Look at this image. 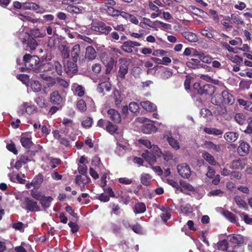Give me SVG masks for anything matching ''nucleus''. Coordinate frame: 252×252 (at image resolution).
Returning a JSON list of instances; mask_svg holds the SVG:
<instances>
[{
  "label": "nucleus",
  "mask_w": 252,
  "mask_h": 252,
  "mask_svg": "<svg viewBox=\"0 0 252 252\" xmlns=\"http://www.w3.org/2000/svg\"><path fill=\"white\" fill-rule=\"evenodd\" d=\"M23 61L24 62L25 67H20L21 71L24 72L26 70H33L35 72L40 71L41 69L40 60L37 56L26 54L23 57Z\"/></svg>",
  "instance_id": "f257e3e1"
},
{
  "label": "nucleus",
  "mask_w": 252,
  "mask_h": 252,
  "mask_svg": "<svg viewBox=\"0 0 252 252\" xmlns=\"http://www.w3.org/2000/svg\"><path fill=\"white\" fill-rule=\"evenodd\" d=\"M152 148L153 153L146 150L142 154V158L150 164H153L156 161V156L160 157L162 153L157 146L153 145Z\"/></svg>",
  "instance_id": "f03ea898"
},
{
  "label": "nucleus",
  "mask_w": 252,
  "mask_h": 252,
  "mask_svg": "<svg viewBox=\"0 0 252 252\" xmlns=\"http://www.w3.org/2000/svg\"><path fill=\"white\" fill-rule=\"evenodd\" d=\"M23 35L24 37H20V39L25 50L27 51L35 50L37 45L36 41L27 32H23Z\"/></svg>",
  "instance_id": "7ed1b4c3"
},
{
  "label": "nucleus",
  "mask_w": 252,
  "mask_h": 252,
  "mask_svg": "<svg viewBox=\"0 0 252 252\" xmlns=\"http://www.w3.org/2000/svg\"><path fill=\"white\" fill-rule=\"evenodd\" d=\"M21 206L23 209L30 212L40 211V207L38 205L37 202L29 197H26L24 199Z\"/></svg>",
  "instance_id": "20e7f679"
},
{
  "label": "nucleus",
  "mask_w": 252,
  "mask_h": 252,
  "mask_svg": "<svg viewBox=\"0 0 252 252\" xmlns=\"http://www.w3.org/2000/svg\"><path fill=\"white\" fill-rule=\"evenodd\" d=\"M37 77L42 79L45 81L43 84L44 89H51L57 83V77L54 78L50 76L46 75L43 73H39Z\"/></svg>",
  "instance_id": "39448f33"
},
{
  "label": "nucleus",
  "mask_w": 252,
  "mask_h": 252,
  "mask_svg": "<svg viewBox=\"0 0 252 252\" xmlns=\"http://www.w3.org/2000/svg\"><path fill=\"white\" fill-rule=\"evenodd\" d=\"M120 68L118 72V77L122 79L125 78L126 75L128 72L129 61L126 59H120Z\"/></svg>",
  "instance_id": "423d86ee"
},
{
  "label": "nucleus",
  "mask_w": 252,
  "mask_h": 252,
  "mask_svg": "<svg viewBox=\"0 0 252 252\" xmlns=\"http://www.w3.org/2000/svg\"><path fill=\"white\" fill-rule=\"evenodd\" d=\"M177 168L178 173L183 178L188 179L190 176V168L187 163L180 164L177 166Z\"/></svg>",
  "instance_id": "0eeeda50"
},
{
  "label": "nucleus",
  "mask_w": 252,
  "mask_h": 252,
  "mask_svg": "<svg viewBox=\"0 0 252 252\" xmlns=\"http://www.w3.org/2000/svg\"><path fill=\"white\" fill-rule=\"evenodd\" d=\"M108 80H109V78L107 76H105L103 79H101V80L103 81L99 83L97 88V91L99 93H104L105 91H110L111 85L108 82Z\"/></svg>",
  "instance_id": "6e6552de"
},
{
  "label": "nucleus",
  "mask_w": 252,
  "mask_h": 252,
  "mask_svg": "<svg viewBox=\"0 0 252 252\" xmlns=\"http://www.w3.org/2000/svg\"><path fill=\"white\" fill-rule=\"evenodd\" d=\"M141 44L136 41L127 40L123 43L121 49L125 52L131 53L133 52V48L136 46H140Z\"/></svg>",
  "instance_id": "1a4fd4ad"
},
{
  "label": "nucleus",
  "mask_w": 252,
  "mask_h": 252,
  "mask_svg": "<svg viewBox=\"0 0 252 252\" xmlns=\"http://www.w3.org/2000/svg\"><path fill=\"white\" fill-rule=\"evenodd\" d=\"M164 138L166 139L169 145L174 150H178L180 148L179 142L177 140L174 138L170 132L166 134L164 136Z\"/></svg>",
  "instance_id": "9d476101"
},
{
  "label": "nucleus",
  "mask_w": 252,
  "mask_h": 252,
  "mask_svg": "<svg viewBox=\"0 0 252 252\" xmlns=\"http://www.w3.org/2000/svg\"><path fill=\"white\" fill-rule=\"evenodd\" d=\"M195 191V189L189 183L185 181H180V186L178 190V193L181 192L190 195V191Z\"/></svg>",
  "instance_id": "9b49d317"
},
{
  "label": "nucleus",
  "mask_w": 252,
  "mask_h": 252,
  "mask_svg": "<svg viewBox=\"0 0 252 252\" xmlns=\"http://www.w3.org/2000/svg\"><path fill=\"white\" fill-rule=\"evenodd\" d=\"M20 142L23 147L29 149L32 145V136L30 134H22L21 136Z\"/></svg>",
  "instance_id": "f8f14e48"
},
{
  "label": "nucleus",
  "mask_w": 252,
  "mask_h": 252,
  "mask_svg": "<svg viewBox=\"0 0 252 252\" xmlns=\"http://www.w3.org/2000/svg\"><path fill=\"white\" fill-rule=\"evenodd\" d=\"M110 119L116 123H119L121 122V117L120 113L114 109H110L107 111Z\"/></svg>",
  "instance_id": "ddd939ff"
},
{
  "label": "nucleus",
  "mask_w": 252,
  "mask_h": 252,
  "mask_svg": "<svg viewBox=\"0 0 252 252\" xmlns=\"http://www.w3.org/2000/svg\"><path fill=\"white\" fill-rule=\"evenodd\" d=\"M221 97L219 100H222L224 104L232 105L234 102V98L233 95L227 91H223L221 93Z\"/></svg>",
  "instance_id": "4468645a"
},
{
  "label": "nucleus",
  "mask_w": 252,
  "mask_h": 252,
  "mask_svg": "<svg viewBox=\"0 0 252 252\" xmlns=\"http://www.w3.org/2000/svg\"><path fill=\"white\" fill-rule=\"evenodd\" d=\"M64 70L68 75L75 73L77 70L76 62L68 61L66 65H65Z\"/></svg>",
  "instance_id": "2eb2a0df"
},
{
  "label": "nucleus",
  "mask_w": 252,
  "mask_h": 252,
  "mask_svg": "<svg viewBox=\"0 0 252 252\" xmlns=\"http://www.w3.org/2000/svg\"><path fill=\"white\" fill-rule=\"evenodd\" d=\"M50 100L52 103L59 105L63 101V97L58 91H54L50 94Z\"/></svg>",
  "instance_id": "dca6fc26"
},
{
  "label": "nucleus",
  "mask_w": 252,
  "mask_h": 252,
  "mask_svg": "<svg viewBox=\"0 0 252 252\" xmlns=\"http://www.w3.org/2000/svg\"><path fill=\"white\" fill-rule=\"evenodd\" d=\"M215 92V88L211 84H205L202 87V89L199 91L200 94H206L211 95Z\"/></svg>",
  "instance_id": "f3484780"
},
{
  "label": "nucleus",
  "mask_w": 252,
  "mask_h": 252,
  "mask_svg": "<svg viewBox=\"0 0 252 252\" xmlns=\"http://www.w3.org/2000/svg\"><path fill=\"white\" fill-rule=\"evenodd\" d=\"M228 241L234 245H242L244 243V238L241 235L232 234L228 236Z\"/></svg>",
  "instance_id": "a211bd4d"
},
{
  "label": "nucleus",
  "mask_w": 252,
  "mask_h": 252,
  "mask_svg": "<svg viewBox=\"0 0 252 252\" xmlns=\"http://www.w3.org/2000/svg\"><path fill=\"white\" fill-rule=\"evenodd\" d=\"M96 57V52L94 47L88 46L86 49L85 58L89 61H93Z\"/></svg>",
  "instance_id": "6ab92c4d"
},
{
  "label": "nucleus",
  "mask_w": 252,
  "mask_h": 252,
  "mask_svg": "<svg viewBox=\"0 0 252 252\" xmlns=\"http://www.w3.org/2000/svg\"><path fill=\"white\" fill-rule=\"evenodd\" d=\"M249 145L248 143L245 142L240 143L238 148V153L241 156H245L247 155L249 151Z\"/></svg>",
  "instance_id": "aec40b11"
},
{
  "label": "nucleus",
  "mask_w": 252,
  "mask_h": 252,
  "mask_svg": "<svg viewBox=\"0 0 252 252\" xmlns=\"http://www.w3.org/2000/svg\"><path fill=\"white\" fill-rule=\"evenodd\" d=\"M216 96H219L216 95L215 96V98H212L213 103H215V104L217 105V110L218 113L220 115H225L227 113V110L225 107L223 106H220V104L222 102V100H219L218 101L216 100Z\"/></svg>",
  "instance_id": "412c9836"
},
{
  "label": "nucleus",
  "mask_w": 252,
  "mask_h": 252,
  "mask_svg": "<svg viewBox=\"0 0 252 252\" xmlns=\"http://www.w3.org/2000/svg\"><path fill=\"white\" fill-rule=\"evenodd\" d=\"M80 53V47L79 44L74 45L71 51V56L73 61L77 62Z\"/></svg>",
  "instance_id": "4be33fe9"
},
{
  "label": "nucleus",
  "mask_w": 252,
  "mask_h": 252,
  "mask_svg": "<svg viewBox=\"0 0 252 252\" xmlns=\"http://www.w3.org/2000/svg\"><path fill=\"white\" fill-rule=\"evenodd\" d=\"M48 67H51L52 66L56 70V72L58 75H62L63 72V68L61 64L58 61H53L51 63H48L46 64Z\"/></svg>",
  "instance_id": "5701e85b"
},
{
  "label": "nucleus",
  "mask_w": 252,
  "mask_h": 252,
  "mask_svg": "<svg viewBox=\"0 0 252 252\" xmlns=\"http://www.w3.org/2000/svg\"><path fill=\"white\" fill-rule=\"evenodd\" d=\"M142 108L148 111H155L157 110V106L149 101H142L140 103Z\"/></svg>",
  "instance_id": "b1692460"
},
{
  "label": "nucleus",
  "mask_w": 252,
  "mask_h": 252,
  "mask_svg": "<svg viewBox=\"0 0 252 252\" xmlns=\"http://www.w3.org/2000/svg\"><path fill=\"white\" fill-rule=\"evenodd\" d=\"M203 158L210 165L215 166L218 164L214 157L208 152H205L202 153Z\"/></svg>",
  "instance_id": "393cba45"
},
{
  "label": "nucleus",
  "mask_w": 252,
  "mask_h": 252,
  "mask_svg": "<svg viewBox=\"0 0 252 252\" xmlns=\"http://www.w3.org/2000/svg\"><path fill=\"white\" fill-rule=\"evenodd\" d=\"M182 35L189 41L191 42H195L198 41V37L197 35L190 32H184L182 33Z\"/></svg>",
  "instance_id": "a878e982"
},
{
  "label": "nucleus",
  "mask_w": 252,
  "mask_h": 252,
  "mask_svg": "<svg viewBox=\"0 0 252 252\" xmlns=\"http://www.w3.org/2000/svg\"><path fill=\"white\" fill-rule=\"evenodd\" d=\"M90 181L91 179L86 175H77L75 178V183L78 185L88 184Z\"/></svg>",
  "instance_id": "bb28decb"
},
{
  "label": "nucleus",
  "mask_w": 252,
  "mask_h": 252,
  "mask_svg": "<svg viewBox=\"0 0 252 252\" xmlns=\"http://www.w3.org/2000/svg\"><path fill=\"white\" fill-rule=\"evenodd\" d=\"M65 10L71 14H78L82 13L83 10V8L82 7H78L75 5L71 4V5L67 6L65 8Z\"/></svg>",
  "instance_id": "cd10ccee"
},
{
  "label": "nucleus",
  "mask_w": 252,
  "mask_h": 252,
  "mask_svg": "<svg viewBox=\"0 0 252 252\" xmlns=\"http://www.w3.org/2000/svg\"><path fill=\"white\" fill-rule=\"evenodd\" d=\"M45 162L50 165L51 168H55L58 165L60 164L61 160L59 158H53L50 157H47L45 159Z\"/></svg>",
  "instance_id": "c85d7f7f"
},
{
  "label": "nucleus",
  "mask_w": 252,
  "mask_h": 252,
  "mask_svg": "<svg viewBox=\"0 0 252 252\" xmlns=\"http://www.w3.org/2000/svg\"><path fill=\"white\" fill-rule=\"evenodd\" d=\"M133 212L135 214H141L146 211V206L144 203L138 202L136 203L133 207Z\"/></svg>",
  "instance_id": "c756f323"
},
{
  "label": "nucleus",
  "mask_w": 252,
  "mask_h": 252,
  "mask_svg": "<svg viewBox=\"0 0 252 252\" xmlns=\"http://www.w3.org/2000/svg\"><path fill=\"white\" fill-rule=\"evenodd\" d=\"M224 139L228 142L235 141L238 138V134L234 132H227L224 135Z\"/></svg>",
  "instance_id": "7c9ffc66"
},
{
  "label": "nucleus",
  "mask_w": 252,
  "mask_h": 252,
  "mask_svg": "<svg viewBox=\"0 0 252 252\" xmlns=\"http://www.w3.org/2000/svg\"><path fill=\"white\" fill-rule=\"evenodd\" d=\"M56 25H59V23H52L46 27L47 33L49 35H57L56 30Z\"/></svg>",
  "instance_id": "2f4dec72"
},
{
  "label": "nucleus",
  "mask_w": 252,
  "mask_h": 252,
  "mask_svg": "<svg viewBox=\"0 0 252 252\" xmlns=\"http://www.w3.org/2000/svg\"><path fill=\"white\" fill-rule=\"evenodd\" d=\"M204 147L217 152H220L221 150L220 146L219 145L215 144L211 141H205L204 143Z\"/></svg>",
  "instance_id": "473e14b6"
},
{
  "label": "nucleus",
  "mask_w": 252,
  "mask_h": 252,
  "mask_svg": "<svg viewBox=\"0 0 252 252\" xmlns=\"http://www.w3.org/2000/svg\"><path fill=\"white\" fill-rule=\"evenodd\" d=\"M204 131L205 133L209 134H213L215 136H219L223 133V131L220 129L214 127H205Z\"/></svg>",
  "instance_id": "72a5a7b5"
},
{
  "label": "nucleus",
  "mask_w": 252,
  "mask_h": 252,
  "mask_svg": "<svg viewBox=\"0 0 252 252\" xmlns=\"http://www.w3.org/2000/svg\"><path fill=\"white\" fill-rule=\"evenodd\" d=\"M53 199L52 197L45 196L43 195L39 201L42 206L44 209H47L50 206L51 203Z\"/></svg>",
  "instance_id": "f704fd0d"
},
{
  "label": "nucleus",
  "mask_w": 252,
  "mask_h": 252,
  "mask_svg": "<svg viewBox=\"0 0 252 252\" xmlns=\"http://www.w3.org/2000/svg\"><path fill=\"white\" fill-rule=\"evenodd\" d=\"M201 34L209 38H212L214 37V30L212 27H206L204 29L201 30L200 32Z\"/></svg>",
  "instance_id": "c9c22d12"
},
{
  "label": "nucleus",
  "mask_w": 252,
  "mask_h": 252,
  "mask_svg": "<svg viewBox=\"0 0 252 252\" xmlns=\"http://www.w3.org/2000/svg\"><path fill=\"white\" fill-rule=\"evenodd\" d=\"M103 64L106 66V74H109L113 69L115 64V62L113 58L110 57V59L105 62Z\"/></svg>",
  "instance_id": "e433bc0d"
},
{
  "label": "nucleus",
  "mask_w": 252,
  "mask_h": 252,
  "mask_svg": "<svg viewBox=\"0 0 252 252\" xmlns=\"http://www.w3.org/2000/svg\"><path fill=\"white\" fill-rule=\"evenodd\" d=\"M245 166V162L241 159L233 160L231 164V168L236 169H243Z\"/></svg>",
  "instance_id": "4c0bfd02"
},
{
  "label": "nucleus",
  "mask_w": 252,
  "mask_h": 252,
  "mask_svg": "<svg viewBox=\"0 0 252 252\" xmlns=\"http://www.w3.org/2000/svg\"><path fill=\"white\" fill-rule=\"evenodd\" d=\"M221 214L230 222L232 223L236 222V217L231 212L227 210H223Z\"/></svg>",
  "instance_id": "58836bf2"
},
{
  "label": "nucleus",
  "mask_w": 252,
  "mask_h": 252,
  "mask_svg": "<svg viewBox=\"0 0 252 252\" xmlns=\"http://www.w3.org/2000/svg\"><path fill=\"white\" fill-rule=\"evenodd\" d=\"M152 177L149 174L143 173L141 175L140 181L141 183L146 186H149L151 182Z\"/></svg>",
  "instance_id": "ea45409f"
},
{
  "label": "nucleus",
  "mask_w": 252,
  "mask_h": 252,
  "mask_svg": "<svg viewBox=\"0 0 252 252\" xmlns=\"http://www.w3.org/2000/svg\"><path fill=\"white\" fill-rule=\"evenodd\" d=\"M229 19L232 21L231 24L237 25H242L244 24V21L241 17L235 13L231 14L230 16H229Z\"/></svg>",
  "instance_id": "a19ab883"
},
{
  "label": "nucleus",
  "mask_w": 252,
  "mask_h": 252,
  "mask_svg": "<svg viewBox=\"0 0 252 252\" xmlns=\"http://www.w3.org/2000/svg\"><path fill=\"white\" fill-rule=\"evenodd\" d=\"M235 121L239 125H243L246 121V116L243 113H236L234 116Z\"/></svg>",
  "instance_id": "79ce46f5"
},
{
  "label": "nucleus",
  "mask_w": 252,
  "mask_h": 252,
  "mask_svg": "<svg viewBox=\"0 0 252 252\" xmlns=\"http://www.w3.org/2000/svg\"><path fill=\"white\" fill-rule=\"evenodd\" d=\"M200 61L207 63H210L212 61V58L209 55H206L204 53H200L196 55Z\"/></svg>",
  "instance_id": "37998d69"
},
{
  "label": "nucleus",
  "mask_w": 252,
  "mask_h": 252,
  "mask_svg": "<svg viewBox=\"0 0 252 252\" xmlns=\"http://www.w3.org/2000/svg\"><path fill=\"white\" fill-rule=\"evenodd\" d=\"M126 146L123 145L122 144H118L117 147L116 149L115 152L119 156H123L126 150Z\"/></svg>",
  "instance_id": "c03bdc74"
},
{
  "label": "nucleus",
  "mask_w": 252,
  "mask_h": 252,
  "mask_svg": "<svg viewBox=\"0 0 252 252\" xmlns=\"http://www.w3.org/2000/svg\"><path fill=\"white\" fill-rule=\"evenodd\" d=\"M106 130L111 134L116 133L118 130V126L116 125L113 124L111 122L109 121L106 122Z\"/></svg>",
  "instance_id": "a18cd8bd"
},
{
  "label": "nucleus",
  "mask_w": 252,
  "mask_h": 252,
  "mask_svg": "<svg viewBox=\"0 0 252 252\" xmlns=\"http://www.w3.org/2000/svg\"><path fill=\"white\" fill-rule=\"evenodd\" d=\"M163 158L164 160L168 162H170L174 159V156L173 154L170 151H164L162 153Z\"/></svg>",
  "instance_id": "49530a36"
},
{
  "label": "nucleus",
  "mask_w": 252,
  "mask_h": 252,
  "mask_svg": "<svg viewBox=\"0 0 252 252\" xmlns=\"http://www.w3.org/2000/svg\"><path fill=\"white\" fill-rule=\"evenodd\" d=\"M43 181V176L42 174H39L36 175L32 180V184L33 185L34 187H37L41 184Z\"/></svg>",
  "instance_id": "de8ad7c7"
},
{
  "label": "nucleus",
  "mask_w": 252,
  "mask_h": 252,
  "mask_svg": "<svg viewBox=\"0 0 252 252\" xmlns=\"http://www.w3.org/2000/svg\"><path fill=\"white\" fill-rule=\"evenodd\" d=\"M181 211L182 213L186 215L192 213V208L189 204H186L181 206Z\"/></svg>",
  "instance_id": "09e8293b"
},
{
  "label": "nucleus",
  "mask_w": 252,
  "mask_h": 252,
  "mask_svg": "<svg viewBox=\"0 0 252 252\" xmlns=\"http://www.w3.org/2000/svg\"><path fill=\"white\" fill-rule=\"evenodd\" d=\"M69 82L68 81H66L60 77H57L56 84L59 85V87L64 89L68 88L69 87Z\"/></svg>",
  "instance_id": "8fccbe9b"
},
{
  "label": "nucleus",
  "mask_w": 252,
  "mask_h": 252,
  "mask_svg": "<svg viewBox=\"0 0 252 252\" xmlns=\"http://www.w3.org/2000/svg\"><path fill=\"white\" fill-rule=\"evenodd\" d=\"M217 249L219 250L225 251L228 248V243L226 240L220 241L217 244Z\"/></svg>",
  "instance_id": "3c124183"
},
{
  "label": "nucleus",
  "mask_w": 252,
  "mask_h": 252,
  "mask_svg": "<svg viewBox=\"0 0 252 252\" xmlns=\"http://www.w3.org/2000/svg\"><path fill=\"white\" fill-rule=\"evenodd\" d=\"M31 87L34 92H39L41 90V85L38 81H33L31 83Z\"/></svg>",
  "instance_id": "603ef678"
},
{
  "label": "nucleus",
  "mask_w": 252,
  "mask_h": 252,
  "mask_svg": "<svg viewBox=\"0 0 252 252\" xmlns=\"http://www.w3.org/2000/svg\"><path fill=\"white\" fill-rule=\"evenodd\" d=\"M103 8L106 11L107 13L112 16H119V11L115 9L112 7H103Z\"/></svg>",
  "instance_id": "864d4df0"
},
{
  "label": "nucleus",
  "mask_w": 252,
  "mask_h": 252,
  "mask_svg": "<svg viewBox=\"0 0 252 252\" xmlns=\"http://www.w3.org/2000/svg\"><path fill=\"white\" fill-rule=\"evenodd\" d=\"M73 87L75 88L74 94L80 97L84 95V91L81 86L74 84Z\"/></svg>",
  "instance_id": "5fc2aeb1"
},
{
  "label": "nucleus",
  "mask_w": 252,
  "mask_h": 252,
  "mask_svg": "<svg viewBox=\"0 0 252 252\" xmlns=\"http://www.w3.org/2000/svg\"><path fill=\"white\" fill-rule=\"evenodd\" d=\"M112 30V29L111 27L106 26L104 23L101 22L99 32L105 34H108Z\"/></svg>",
  "instance_id": "6e6d98bb"
},
{
  "label": "nucleus",
  "mask_w": 252,
  "mask_h": 252,
  "mask_svg": "<svg viewBox=\"0 0 252 252\" xmlns=\"http://www.w3.org/2000/svg\"><path fill=\"white\" fill-rule=\"evenodd\" d=\"M93 122V121L92 118L87 117L82 121V125L86 128H90L92 126Z\"/></svg>",
  "instance_id": "4d7b16f0"
},
{
  "label": "nucleus",
  "mask_w": 252,
  "mask_h": 252,
  "mask_svg": "<svg viewBox=\"0 0 252 252\" xmlns=\"http://www.w3.org/2000/svg\"><path fill=\"white\" fill-rule=\"evenodd\" d=\"M155 129V126L150 124H146L144 126L142 130L144 133L149 134Z\"/></svg>",
  "instance_id": "13d9d810"
},
{
  "label": "nucleus",
  "mask_w": 252,
  "mask_h": 252,
  "mask_svg": "<svg viewBox=\"0 0 252 252\" xmlns=\"http://www.w3.org/2000/svg\"><path fill=\"white\" fill-rule=\"evenodd\" d=\"M76 105L77 108L81 112H84L87 109L86 104L83 99L78 100Z\"/></svg>",
  "instance_id": "bf43d9fd"
},
{
  "label": "nucleus",
  "mask_w": 252,
  "mask_h": 252,
  "mask_svg": "<svg viewBox=\"0 0 252 252\" xmlns=\"http://www.w3.org/2000/svg\"><path fill=\"white\" fill-rule=\"evenodd\" d=\"M234 200L237 205L242 208H245L246 207V203L240 196H236L234 197Z\"/></svg>",
  "instance_id": "052dcab7"
},
{
  "label": "nucleus",
  "mask_w": 252,
  "mask_h": 252,
  "mask_svg": "<svg viewBox=\"0 0 252 252\" xmlns=\"http://www.w3.org/2000/svg\"><path fill=\"white\" fill-rule=\"evenodd\" d=\"M12 227L17 230H19L20 232H23L24 231V224L22 222H17L13 223L12 224Z\"/></svg>",
  "instance_id": "680f3d73"
},
{
  "label": "nucleus",
  "mask_w": 252,
  "mask_h": 252,
  "mask_svg": "<svg viewBox=\"0 0 252 252\" xmlns=\"http://www.w3.org/2000/svg\"><path fill=\"white\" fill-rule=\"evenodd\" d=\"M129 110L133 113H136L138 111L139 105L135 102H131L129 104Z\"/></svg>",
  "instance_id": "e2e57ef3"
},
{
  "label": "nucleus",
  "mask_w": 252,
  "mask_h": 252,
  "mask_svg": "<svg viewBox=\"0 0 252 252\" xmlns=\"http://www.w3.org/2000/svg\"><path fill=\"white\" fill-rule=\"evenodd\" d=\"M17 78L24 84H27L30 80L29 76L24 74L18 75Z\"/></svg>",
  "instance_id": "0e129e2a"
},
{
  "label": "nucleus",
  "mask_w": 252,
  "mask_h": 252,
  "mask_svg": "<svg viewBox=\"0 0 252 252\" xmlns=\"http://www.w3.org/2000/svg\"><path fill=\"white\" fill-rule=\"evenodd\" d=\"M114 98L116 105H119L122 100V98L118 91L114 92Z\"/></svg>",
  "instance_id": "69168bd1"
},
{
  "label": "nucleus",
  "mask_w": 252,
  "mask_h": 252,
  "mask_svg": "<svg viewBox=\"0 0 252 252\" xmlns=\"http://www.w3.org/2000/svg\"><path fill=\"white\" fill-rule=\"evenodd\" d=\"M18 18L19 19L22 20L23 21H31L32 23H35L36 22V20L32 19L31 17L22 14L18 15Z\"/></svg>",
  "instance_id": "338daca9"
},
{
  "label": "nucleus",
  "mask_w": 252,
  "mask_h": 252,
  "mask_svg": "<svg viewBox=\"0 0 252 252\" xmlns=\"http://www.w3.org/2000/svg\"><path fill=\"white\" fill-rule=\"evenodd\" d=\"M229 59L234 63H236L237 64H240L243 63V59L242 58L238 55L234 56H230Z\"/></svg>",
  "instance_id": "774afa93"
}]
</instances>
